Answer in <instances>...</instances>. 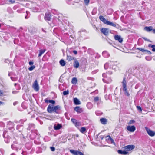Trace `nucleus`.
I'll use <instances>...</instances> for the list:
<instances>
[{
	"instance_id": "0eeeda50",
	"label": "nucleus",
	"mask_w": 155,
	"mask_h": 155,
	"mask_svg": "<svg viewBox=\"0 0 155 155\" xmlns=\"http://www.w3.org/2000/svg\"><path fill=\"white\" fill-rule=\"evenodd\" d=\"M101 33L106 36L107 35L109 32V29L106 28H102L100 29Z\"/></svg>"
},
{
	"instance_id": "bf43d9fd",
	"label": "nucleus",
	"mask_w": 155,
	"mask_h": 155,
	"mask_svg": "<svg viewBox=\"0 0 155 155\" xmlns=\"http://www.w3.org/2000/svg\"><path fill=\"white\" fill-rule=\"evenodd\" d=\"M73 53L75 55L77 54L78 53L77 51L76 50L73 51Z\"/></svg>"
},
{
	"instance_id": "69168bd1",
	"label": "nucleus",
	"mask_w": 155,
	"mask_h": 155,
	"mask_svg": "<svg viewBox=\"0 0 155 155\" xmlns=\"http://www.w3.org/2000/svg\"><path fill=\"white\" fill-rule=\"evenodd\" d=\"M153 33L155 34V29H153Z\"/></svg>"
},
{
	"instance_id": "c85d7f7f",
	"label": "nucleus",
	"mask_w": 155,
	"mask_h": 155,
	"mask_svg": "<svg viewBox=\"0 0 155 155\" xmlns=\"http://www.w3.org/2000/svg\"><path fill=\"white\" fill-rule=\"evenodd\" d=\"M110 64L111 65H112L113 66V67H112L113 69V68H114V66L115 65L117 66L118 64V63L117 61H110Z\"/></svg>"
},
{
	"instance_id": "393cba45",
	"label": "nucleus",
	"mask_w": 155,
	"mask_h": 155,
	"mask_svg": "<svg viewBox=\"0 0 155 155\" xmlns=\"http://www.w3.org/2000/svg\"><path fill=\"white\" fill-rule=\"evenodd\" d=\"M106 24L108 25H110L115 27H116V24L115 23L109 21H108L107 22V24Z\"/></svg>"
},
{
	"instance_id": "052dcab7",
	"label": "nucleus",
	"mask_w": 155,
	"mask_h": 155,
	"mask_svg": "<svg viewBox=\"0 0 155 155\" xmlns=\"http://www.w3.org/2000/svg\"><path fill=\"white\" fill-rule=\"evenodd\" d=\"M29 64L30 65H31L33 64V62L32 61H29Z\"/></svg>"
},
{
	"instance_id": "5fc2aeb1",
	"label": "nucleus",
	"mask_w": 155,
	"mask_h": 155,
	"mask_svg": "<svg viewBox=\"0 0 155 155\" xmlns=\"http://www.w3.org/2000/svg\"><path fill=\"white\" fill-rule=\"evenodd\" d=\"M7 132L5 131L3 132V136L4 137H5V134Z\"/></svg>"
},
{
	"instance_id": "72a5a7b5",
	"label": "nucleus",
	"mask_w": 155,
	"mask_h": 155,
	"mask_svg": "<svg viewBox=\"0 0 155 155\" xmlns=\"http://www.w3.org/2000/svg\"><path fill=\"white\" fill-rule=\"evenodd\" d=\"M97 9L96 8H94L92 11V15H95L96 13H97Z\"/></svg>"
},
{
	"instance_id": "f704fd0d",
	"label": "nucleus",
	"mask_w": 155,
	"mask_h": 155,
	"mask_svg": "<svg viewBox=\"0 0 155 155\" xmlns=\"http://www.w3.org/2000/svg\"><path fill=\"white\" fill-rule=\"evenodd\" d=\"M109 64L108 63H107L105 64L104 66V68L105 69H108L109 67Z\"/></svg>"
},
{
	"instance_id": "c9c22d12",
	"label": "nucleus",
	"mask_w": 155,
	"mask_h": 155,
	"mask_svg": "<svg viewBox=\"0 0 155 155\" xmlns=\"http://www.w3.org/2000/svg\"><path fill=\"white\" fill-rule=\"evenodd\" d=\"M75 126L77 127H78L81 125V123L80 122L78 121L77 122L74 124Z\"/></svg>"
},
{
	"instance_id": "338daca9",
	"label": "nucleus",
	"mask_w": 155,
	"mask_h": 155,
	"mask_svg": "<svg viewBox=\"0 0 155 155\" xmlns=\"http://www.w3.org/2000/svg\"><path fill=\"white\" fill-rule=\"evenodd\" d=\"M75 136L76 137H79V135L78 134H76L75 135Z\"/></svg>"
},
{
	"instance_id": "39448f33",
	"label": "nucleus",
	"mask_w": 155,
	"mask_h": 155,
	"mask_svg": "<svg viewBox=\"0 0 155 155\" xmlns=\"http://www.w3.org/2000/svg\"><path fill=\"white\" fill-rule=\"evenodd\" d=\"M145 128L148 134L150 136L153 137L155 135V131H153L147 127H145Z\"/></svg>"
},
{
	"instance_id": "a18cd8bd",
	"label": "nucleus",
	"mask_w": 155,
	"mask_h": 155,
	"mask_svg": "<svg viewBox=\"0 0 155 155\" xmlns=\"http://www.w3.org/2000/svg\"><path fill=\"white\" fill-rule=\"evenodd\" d=\"M50 148L51 150L53 152L55 150V148L54 147H50Z\"/></svg>"
},
{
	"instance_id": "e2e57ef3",
	"label": "nucleus",
	"mask_w": 155,
	"mask_h": 155,
	"mask_svg": "<svg viewBox=\"0 0 155 155\" xmlns=\"http://www.w3.org/2000/svg\"><path fill=\"white\" fill-rule=\"evenodd\" d=\"M45 101L46 103H48L49 102V100H47L46 99H45Z\"/></svg>"
},
{
	"instance_id": "bb28decb",
	"label": "nucleus",
	"mask_w": 155,
	"mask_h": 155,
	"mask_svg": "<svg viewBox=\"0 0 155 155\" xmlns=\"http://www.w3.org/2000/svg\"><path fill=\"white\" fill-rule=\"evenodd\" d=\"M78 79L76 78H72L71 81V83L72 84H76L77 83Z\"/></svg>"
},
{
	"instance_id": "f03ea898",
	"label": "nucleus",
	"mask_w": 155,
	"mask_h": 155,
	"mask_svg": "<svg viewBox=\"0 0 155 155\" xmlns=\"http://www.w3.org/2000/svg\"><path fill=\"white\" fill-rule=\"evenodd\" d=\"M122 84L123 91L124 94L127 96H129L130 94L127 89V82L125 78H124Z\"/></svg>"
},
{
	"instance_id": "58836bf2",
	"label": "nucleus",
	"mask_w": 155,
	"mask_h": 155,
	"mask_svg": "<svg viewBox=\"0 0 155 155\" xmlns=\"http://www.w3.org/2000/svg\"><path fill=\"white\" fill-rule=\"evenodd\" d=\"M71 121L74 125L78 121L77 120L74 118H72L71 119Z\"/></svg>"
},
{
	"instance_id": "f3484780",
	"label": "nucleus",
	"mask_w": 155,
	"mask_h": 155,
	"mask_svg": "<svg viewBox=\"0 0 155 155\" xmlns=\"http://www.w3.org/2000/svg\"><path fill=\"white\" fill-rule=\"evenodd\" d=\"M74 110L78 113H81L83 111L82 108H81L80 107L77 106L74 108Z\"/></svg>"
},
{
	"instance_id": "3c124183",
	"label": "nucleus",
	"mask_w": 155,
	"mask_h": 155,
	"mask_svg": "<svg viewBox=\"0 0 155 155\" xmlns=\"http://www.w3.org/2000/svg\"><path fill=\"white\" fill-rule=\"evenodd\" d=\"M109 70L108 71V74L109 75H111L112 74V71L111 70V69H110L109 68Z\"/></svg>"
},
{
	"instance_id": "4c0bfd02",
	"label": "nucleus",
	"mask_w": 155,
	"mask_h": 155,
	"mask_svg": "<svg viewBox=\"0 0 155 155\" xmlns=\"http://www.w3.org/2000/svg\"><path fill=\"white\" fill-rule=\"evenodd\" d=\"M69 93V91L68 90L67 91H64L63 92V94L64 95H67Z\"/></svg>"
},
{
	"instance_id": "4be33fe9",
	"label": "nucleus",
	"mask_w": 155,
	"mask_h": 155,
	"mask_svg": "<svg viewBox=\"0 0 155 155\" xmlns=\"http://www.w3.org/2000/svg\"><path fill=\"white\" fill-rule=\"evenodd\" d=\"M144 30H145L147 32H150L151 30H153V27L152 26H150L149 27L146 26L144 27Z\"/></svg>"
},
{
	"instance_id": "49530a36",
	"label": "nucleus",
	"mask_w": 155,
	"mask_h": 155,
	"mask_svg": "<svg viewBox=\"0 0 155 155\" xmlns=\"http://www.w3.org/2000/svg\"><path fill=\"white\" fill-rule=\"evenodd\" d=\"M11 79L12 81H15L17 80V78H14L13 77H11Z\"/></svg>"
},
{
	"instance_id": "6e6d98bb",
	"label": "nucleus",
	"mask_w": 155,
	"mask_h": 155,
	"mask_svg": "<svg viewBox=\"0 0 155 155\" xmlns=\"http://www.w3.org/2000/svg\"><path fill=\"white\" fill-rule=\"evenodd\" d=\"M145 52H147V54H151V52L150 51L147 50H146Z\"/></svg>"
},
{
	"instance_id": "c03bdc74",
	"label": "nucleus",
	"mask_w": 155,
	"mask_h": 155,
	"mask_svg": "<svg viewBox=\"0 0 155 155\" xmlns=\"http://www.w3.org/2000/svg\"><path fill=\"white\" fill-rule=\"evenodd\" d=\"M151 48H152V51L155 52V45H153L151 46Z\"/></svg>"
},
{
	"instance_id": "0e129e2a",
	"label": "nucleus",
	"mask_w": 155,
	"mask_h": 155,
	"mask_svg": "<svg viewBox=\"0 0 155 155\" xmlns=\"http://www.w3.org/2000/svg\"><path fill=\"white\" fill-rule=\"evenodd\" d=\"M152 45L151 44H149V45H148V47H151V46Z\"/></svg>"
},
{
	"instance_id": "e433bc0d",
	"label": "nucleus",
	"mask_w": 155,
	"mask_h": 155,
	"mask_svg": "<svg viewBox=\"0 0 155 155\" xmlns=\"http://www.w3.org/2000/svg\"><path fill=\"white\" fill-rule=\"evenodd\" d=\"M8 126H10L11 125V127H12L13 126H14V124L12 122L9 121L8 123Z\"/></svg>"
},
{
	"instance_id": "864d4df0",
	"label": "nucleus",
	"mask_w": 155,
	"mask_h": 155,
	"mask_svg": "<svg viewBox=\"0 0 155 155\" xmlns=\"http://www.w3.org/2000/svg\"><path fill=\"white\" fill-rule=\"evenodd\" d=\"M99 100V97H96L94 98V101L95 102H97Z\"/></svg>"
},
{
	"instance_id": "a211bd4d",
	"label": "nucleus",
	"mask_w": 155,
	"mask_h": 155,
	"mask_svg": "<svg viewBox=\"0 0 155 155\" xmlns=\"http://www.w3.org/2000/svg\"><path fill=\"white\" fill-rule=\"evenodd\" d=\"M99 18L101 21L106 24H107V22L108 21L106 20L103 16L102 15H100L99 16Z\"/></svg>"
},
{
	"instance_id": "f257e3e1",
	"label": "nucleus",
	"mask_w": 155,
	"mask_h": 155,
	"mask_svg": "<svg viewBox=\"0 0 155 155\" xmlns=\"http://www.w3.org/2000/svg\"><path fill=\"white\" fill-rule=\"evenodd\" d=\"M61 109V107L59 105H57L53 107L51 104H49L47 108V111L50 113L54 112L56 114H59V111Z\"/></svg>"
},
{
	"instance_id": "1a4fd4ad",
	"label": "nucleus",
	"mask_w": 155,
	"mask_h": 155,
	"mask_svg": "<svg viewBox=\"0 0 155 155\" xmlns=\"http://www.w3.org/2000/svg\"><path fill=\"white\" fill-rule=\"evenodd\" d=\"M70 152L74 155H84V154L80 151L78 150H70Z\"/></svg>"
},
{
	"instance_id": "5701e85b",
	"label": "nucleus",
	"mask_w": 155,
	"mask_h": 155,
	"mask_svg": "<svg viewBox=\"0 0 155 155\" xmlns=\"http://www.w3.org/2000/svg\"><path fill=\"white\" fill-rule=\"evenodd\" d=\"M75 59V58L72 56L68 55V54L67 55V59L68 61H71L72 60H74V59Z\"/></svg>"
},
{
	"instance_id": "b1692460",
	"label": "nucleus",
	"mask_w": 155,
	"mask_h": 155,
	"mask_svg": "<svg viewBox=\"0 0 155 155\" xmlns=\"http://www.w3.org/2000/svg\"><path fill=\"white\" fill-rule=\"evenodd\" d=\"M101 122L103 124H105L107 123V120L104 118H101L100 119Z\"/></svg>"
},
{
	"instance_id": "423d86ee",
	"label": "nucleus",
	"mask_w": 155,
	"mask_h": 155,
	"mask_svg": "<svg viewBox=\"0 0 155 155\" xmlns=\"http://www.w3.org/2000/svg\"><path fill=\"white\" fill-rule=\"evenodd\" d=\"M32 87L36 91H38L39 89V85L37 80H35L33 84Z\"/></svg>"
},
{
	"instance_id": "f8f14e48",
	"label": "nucleus",
	"mask_w": 155,
	"mask_h": 155,
	"mask_svg": "<svg viewBox=\"0 0 155 155\" xmlns=\"http://www.w3.org/2000/svg\"><path fill=\"white\" fill-rule=\"evenodd\" d=\"M114 39L115 40L118 41L119 42L121 43L123 41V39L120 36L118 35H115L114 36Z\"/></svg>"
},
{
	"instance_id": "a878e982",
	"label": "nucleus",
	"mask_w": 155,
	"mask_h": 155,
	"mask_svg": "<svg viewBox=\"0 0 155 155\" xmlns=\"http://www.w3.org/2000/svg\"><path fill=\"white\" fill-rule=\"evenodd\" d=\"M23 126L22 125H18L17 126V129L19 131L21 132L23 129Z\"/></svg>"
},
{
	"instance_id": "dca6fc26",
	"label": "nucleus",
	"mask_w": 155,
	"mask_h": 155,
	"mask_svg": "<svg viewBox=\"0 0 155 155\" xmlns=\"http://www.w3.org/2000/svg\"><path fill=\"white\" fill-rule=\"evenodd\" d=\"M74 62L73 63L74 67L76 68H77L79 66V63L78 60L75 58L74 59Z\"/></svg>"
},
{
	"instance_id": "412c9836",
	"label": "nucleus",
	"mask_w": 155,
	"mask_h": 155,
	"mask_svg": "<svg viewBox=\"0 0 155 155\" xmlns=\"http://www.w3.org/2000/svg\"><path fill=\"white\" fill-rule=\"evenodd\" d=\"M74 102L76 105H80L81 104L80 101L77 98H75L74 99Z\"/></svg>"
},
{
	"instance_id": "473e14b6",
	"label": "nucleus",
	"mask_w": 155,
	"mask_h": 155,
	"mask_svg": "<svg viewBox=\"0 0 155 155\" xmlns=\"http://www.w3.org/2000/svg\"><path fill=\"white\" fill-rule=\"evenodd\" d=\"M86 131V129L85 127H81L80 130V131L82 133H84Z\"/></svg>"
},
{
	"instance_id": "7ed1b4c3",
	"label": "nucleus",
	"mask_w": 155,
	"mask_h": 155,
	"mask_svg": "<svg viewBox=\"0 0 155 155\" xmlns=\"http://www.w3.org/2000/svg\"><path fill=\"white\" fill-rule=\"evenodd\" d=\"M102 76L104 78L102 79L103 81L104 82L107 83H110L111 81V79L110 77H107L106 74L104 73L102 74Z\"/></svg>"
},
{
	"instance_id": "603ef678",
	"label": "nucleus",
	"mask_w": 155,
	"mask_h": 155,
	"mask_svg": "<svg viewBox=\"0 0 155 155\" xmlns=\"http://www.w3.org/2000/svg\"><path fill=\"white\" fill-rule=\"evenodd\" d=\"M33 10L34 12H37L39 10L36 8H33Z\"/></svg>"
},
{
	"instance_id": "774afa93",
	"label": "nucleus",
	"mask_w": 155,
	"mask_h": 155,
	"mask_svg": "<svg viewBox=\"0 0 155 155\" xmlns=\"http://www.w3.org/2000/svg\"><path fill=\"white\" fill-rule=\"evenodd\" d=\"M26 13L27 14V15H28V14L29 13V12L28 11H26Z\"/></svg>"
},
{
	"instance_id": "4468645a",
	"label": "nucleus",
	"mask_w": 155,
	"mask_h": 155,
	"mask_svg": "<svg viewBox=\"0 0 155 155\" xmlns=\"http://www.w3.org/2000/svg\"><path fill=\"white\" fill-rule=\"evenodd\" d=\"M62 127V126L59 124H55L54 126V129L55 130L60 129Z\"/></svg>"
},
{
	"instance_id": "9d476101",
	"label": "nucleus",
	"mask_w": 155,
	"mask_h": 155,
	"mask_svg": "<svg viewBox=\"0 0 155 155\" xmlns=\"http://www.w3.org/2000/svg\"><path fill=\"white\" fill-rule=\"evenodd\" d=\"M87 34V32L85 30H81L78 32V35L82 37L85 36Z\"/></svg>"
},
{
	"instance_id": "20e7f679",
	"label": "nucleus",
	"mask_w": 155,
	"mask_h": 155,
	"mask_svg": "<svg viewBox=\"0 0 155 155\" xmlns=\"http://www.w3.org/2000/svg\"><path fill=\"white\" fill-rule=\"evenodd\" d=\"M12 148L14 150H18V149H21V145L18 144L17 142H14L11 145Z\"/></svg>"
},
{
	"instance_id": "aec40b11",
	"label": "nucleus",
	"mask_w": 155,
	"mask_h": 155,
	"mask_svg": "<svg viewBox=\"0 0 155 155\" xmlns=\"http://www.w3.org/2000/svg\"><path fill=\"white\" fill-rule=\"evenodd\" d=\"M102 55L105 58H108L110 55V54L106 51H104L102 53Z\"/></svg>"
},
{
	"instance_id": "8fccbe9b",
	"label": "nucleus",
	"mask_w": 155,
	"mask_h": 155,
	"mask_svg": "<svg viewBox=\"0 0 155 155\" xmlns=\"http://www.w3.org/2000/svg\"><path fill=\"white\" fill-rule=\"evenodd\" d=\"M49 103H51L52 104H54L55 103V101L53 100H49Z\"/></svg>"
},
{
	"instance_id": "ddd939ff",
	"label": "nucleus",
	"mask_w": 155,
	"mask_h": 155,
	"mask_svg": "<svg viewBox=\"0 0 155 155\" xmlns=\"http://www.w3.org/2000/svg\"><path fill=\"white\" fill-rule=\"evenodd\" d=\"M51 15L50 13H46L44 17L45 19V20L50 21L51 19Z\"/></svg>"
},
{
	"instance_id": "6e6552de",
	"label": "nucleus",
	"mask_w": 155,
	"mask_h": 155,
	"mask_svg": "<svg viewBox=\"0 0 155 155\" xmlns=\"http://www.w3.org/2000/svg\"><path fill=\"white\" fill-rule=\"evenodd\" d=\"M135 148V146L132 145H129L126 146H125L124 148L125 150H126L127 151H130L134 149Z\"/></svg>"
},
{
	"instance_id": "09e8293b",
	"label": "nucleus",
	"mask_w": 155,
	"mask_h": 155,
	"mask_svg": "<svg viewBox=\"0 0 155 155\" xmlns=\"http://www.w3.org/2000/svg\"><path fill=\"white\" fill-rule=\"evenodd\" d=\"M84 1L86 5H87L89 2V0H84Z\"/></svg>"
},
{
	"instance_id": "2eb2a0df",
	"label": "nucleus",
	"mask_w": 155,
	"mask_h": 155,
	"mask_svg": "<svg viewBox=\"0 0 155 155\" xmlns=\"http://www.w3.org/2000/svg\"><path fill=\"white\" fill-rule=\"evenodd\" d=\"M107 138L106 139V140H108V142L115 145V143L114 140L111 138L110 136H109L107 137Z\"/></svg>"
},
{
	"instance_id": "7c9ffc66",
	"label": "nucleus",
	"mask_w": 155,
	"mask_h": 155,
	"mask_svg": "<svg viewBox=\"0 0 155 155\" xmlns=\"http://www.w3.org/2000/svg\"><path fill=\"white\" fill-rule=\"evenodd\" d=\"M45 51V50H39V53L38 54V57H40Z\"/></svg>"
},
{
	"instance_id": "de8ad7c7",
	"label": "nucleus",
	"mask_w": 155,
	"mask_h": 155,
	"mask_svg": "<svg viewBox=\"0 0 155 155\" xmlns=\"http://www.w3.org/2000/svg\"><path fill=\"white\" fill-rule=\"evenodd\" d=\"M135 121L133 120H131L130 121L128 122V124H131L134 123L135 122Z\"/></svg>"
},
{
	"instance_id": "2f4dec72",
	"label": "nucleus",
	"mask_w": 155,
	"mask_h": 155,
	"mask_svg": "<svg viewBox=\"0 0 155 155\" xmlns=\"http://www.w3.org/2000/svg\"><path fill=\"white\" fill-rule=\"evenodd\" d=\"M87 107L89 109H91L92 107V105L90 102H88L87 104Z\"/></svg>"
},
{
	"instance_id": "4d7b16f0",
	"label": "nucleus",
	"mask_w": 155,
	"mask_h": 155,
	"mask_svg": "<svg viewBox=\"0 0 155 155\" xmlns=\"http://www.w3.org/2000/svg\"><path fill=\"white\" fill-rule=\"evenodd\" d=\"M143 38L145 41H147L149 42H151L149 40L147 39V38L145 37H143Z\"/></svg>"
},
{
	"instance_id": "9b49d317",
	"label": "nucleus",
	"mask_w": 155,
	"mask_h": 155,
	"mask_svg": "<svg viewBox=\"0 0 155 155\" xmlns=\"http://www.w3.org/2000/svg\"><path fill=\"white\" fill-rule=\"evenodd\" d=\"M127 129L130 132H133L135 130L136 128L134 126L129 125L127 127Z\"/></svg>"
},
{
	"instance_id": "13d9d810",
	"label": "nucleus",
	"mask_w": 155,
	"mask_h": 155,
	"mask_svg": "<svg viewBox=\"0 0 155 155\" xmlns=\"http://www.w3.org/2000/svg\"><path fill=\"white\" fill-rule=\"evenodd\" d=\"M52 12L54 14H57V12L55 10H52Z\"/></svg>"
},
{
	"instance_id": "37998d69",
	"label": "nucleus",
	"mask_w": 155,
	"mask_h": 155,
	"mask_svg": "<svg viewBox=\"0 0 155 155\" xmlns=\"http://www.w3.org/2000/svg\"><path fill=\"white\" fill-rule=\"evenodd\" d=\"M11 4H13L15 3V0H7Z\"/></svg>"
},
{
	"instance_id": "680f3d73",
	"label": "nucleus",
	"mask_w": 155,
	"mask_h": 155,
	"mask_svg": "<svg viewBox=\"0 0 155 155\" xmlns=\"http://www.w3.org/2000/svg\"><path fill=\"white\" fill-rule=\"evenodd\" d=\"M2 94H3V93H2V91L1 90H0V96L2 95Z\"/></svg>"
},
{
	"instance_id": "79ce46f5",
	"label": "nucleus",
	"mask_w": 155,
	"mask_h": 155,
	"mask_svg": "<svg viewBox=\"0 0 155 155\" xmlns=\"http://www.w3.org/2000/svg\"><path fill=\"white\" fill-rule=\"evenodd\" d=\"M137 110L139 111V112H141L142 110L141 108V107L139 106H137Z\"/></svg>"
},
{
	"instance_id": "6ab92c4d",
	"label": "nucleus",
	"mask_w": 155,
	"mask_h": 155,
	"mask_svg": "<svg viewBox=\"0 0 155 155\" xmlns=\"http://www.w3.org/2000/svg\"><path fill=\"white\" fill-rule=\"evenodd\" d=\"M119 154L125 155L128 153V152L126 150H118L117 151Z\"/></svg>"
},
{
	"instance_id": "c756f323",
	"label": "nucleus",
	"mask_w": 155,
	"mask_h": 155,
	"mask_svg": "<svg viewBox=\"0 0 155 155\" xmlns=\"http://www.w3.org/2000/svg\"><path fill=\"white\" fill-rule=\"evenodd\" d=\"M60 64L62 66H64L65 65L66 63L65 61L63 59L59 61Z\"/></svg>"
},
{
	"instance_id": "cd10ccee",
	"label": "nucleus",
	"mask_w": 155,
	"mask_h": 155,
	"mask_svg": "<svg viewBox=\"0 0 155 155\" xmlns=\"http://www.w3.org/2000/svg\"><path fill=\"white\" fill-rule=\"evenodd\" d=\"M35 128V125L33 124H29L28 127V129L29 130L31 129V130H32L33 129Z\"/></svg>"
},
{
	"instance_id": "a19ab883",
	"label": "nucleus",
	"mask_w": 155,
	"mask_h": 155,
	"mask_svg": "<svg viewBox=\"0 0 155 155\" xmlns=\"http://www.w3.org/2000/svg\"><path fill=\"white\" fill-rule=\"evenodd\" d=\"M137 49L140 50V51L142 52H145V51H146V50H145L144 49L142 48H137Z\"/></svg>"
},
{
	"instance_id": "ea45409f",
	"label": "nucleus",
	"mask_w": 155,
	"mask_h": 155,
	"mask_svg": "<svg viewBox=\"0 0 155 155\" xmlns=\"http://www.w3.org/2000/svg\"><path fill=\"white\" fill-rule=\"evenodd\" d=\"M35 68V66L33 65L32 66H31L29 68L28 70L29 71H32Z\"/></svg>"
}]
</instances>
